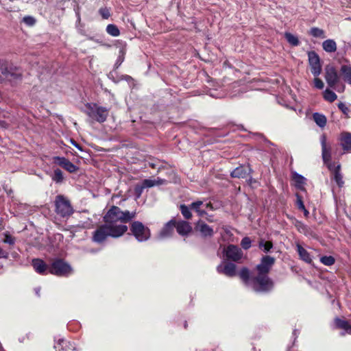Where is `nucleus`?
Instances as JSON below:
<instances>
[{"instance_id": "1", "label": "nucleus", "mask_w": 351, "mask_h": 351, "mask_svg": "<svg viewBox=\"0 0 351 351\" xmlns=\"http://www.w3.org/2000/svg\"><path fill=\"white\" fill-rule=\"evenodd\" d=\"M275 259L269 256H263L256 266L257 276L252 281V289L256 292H267L273 288V282L268 277V273Z\"/></svg>"}, {"instance_id": "2", "label": "nucleus", "mask_w": 351, "mask_h": 351, "mask_svg": "<svg viewBox=\"0 0 351 351\" xmlns=\"http://www.w3.org/2000/svg\"><path fill=\"white\" fill-rule=\"evenodd\" d=\"M136 216V213L128 210L122 211L117 206H112L104 217V221L109 227L127 226L125 223L132 220Z\"/></svg>"}, {"instance_id": "3", "label": "nucleus", "mask_w": 351, "mask_h": 351, "mask_svg": "<svg viewBox=\"0 0 351 351\" xmlns=\"http://www.w3.org/2000/svg\"><path fill=\"white\" fill-rule=\"evenodd\" d=\"M128 230V226L109 227L106 223L99 226L93 233V241L102 243L108 237L118 238Z\"/></svg>"}, {"instance_id": "4", "label": "nucleus", "mask_w": 351, "mask_h": 351, "mask_svg": "<svg viewBox=\"0 0 351 351\" xmlns=\"http://www.w3.org/2000/svg\"><path fill=\"white\" fill-rule=\"evenodd\" d=\"M86 114L93 120L99 123H104L106 121L109 114L108 108L94 103L86 104Z\"/></svg>"}, {"instance_id": "5", "label": "nucleus", "mask_w": 351, "mask_h": 351, "mask_svg": "<svg viewBox=\"0 0 351 351\" xmlns=\"http://www.w3.org/2000/svg\"><path fill=\"white\" fill-rule=\"evenodd\" d=\"M55 207L57 215L64 218L70 217L73 213V209L69 200L63 195L56 196Z\"/></svg>"}, {"instance_id": "6", "label": "nucleus", "mask_w": 351, "mask_h": 351, "mask_svg": "<svg viewBox=\"0 0 351 351\" xmlns=\"http://www.w3.org/2000/svg\"><path fill=\"white\" fill-rule=\"evenodd\" d=\"M49 269V273L59 276H67L73 272L71 265L60 259L53 261Z\"/></svg>"}, {"instance_id": "7", "label": "nucleus", "mask_w": 351, "mask_h": 351, "mask_svg": "<svg viewBox=\"0 0 351 351\" xmlns=\"http://www.w3.org/2000/svg\"><path fill=\"white\" fill-rule=\"evenodd\" d=\"M131 231L137 241L143 242L150 237V230L140 221H134L131 226Z\"/></svg>"}, {"instance_id": "8", "label": "nucleus", "mask_w": 351, "mask_h": 351, "mask_svg": "<svg viewBox=\"0 0 351 351\" xmlns=\"http://www.w3.org/2000/svg\"><path fill=\"white\" fill-rule=\"evenodd\" d=\"M320 143L324 162L329 170H332V164L333 163L331 162V145L327 142L326 136L324 134L320 136Z\"/></svg>"}, {"instance_id": "9", "label": "nucleus", "mask_w": 351, "mask_h": 351, "mask_svg": "<svg viewBox=\"0 0 351 351\" xmlns=\"http://www.w3.org/2000/svg\"><path fill=\"white\" fill-rule=\"evenodd\" d=\"M308 58L311 73L314 76L317 77L322 72L319 57L315 51H309L308 53Z\"/></svg>"}, {"instance_id": "10", "label": "nucleus", "mask_w": 351, "mask_h": 351, "mask_svg": "<svg viewBox=\"0 0 351 351\" xmlns=\"http://www.w3.org/2000/svg\"><path fill=\"white\" fill-rule=\"evenodd\" d=\"M223 254L228 259L233 261H238L243 256L242 250L234 245H229L226 248H224Z\"/></svg>"}, {"instance_id": "11", "label": "nucleus", "mask_w": 351, "mask_h": 351, "mask_svg": "<svg viewBox=\"0 0 351 351\" xmlns=\"http://www.w3.org/2000/svg\"><path fill=\"white\" fill-rule=\"evenodd\" d=\"M325 80L328 85L334 88L339 81V76L335 67L332 65H327L325 68Z\"/></svg>"}, {"instance_id": "12", "label": "nucleus", "mask_w": 351, "mask_h": 351, "mask_svg": "<svg viewBox=\"0 0 351 351\" xmlns=\"http://www.w3.org/2000/svg\"><path fill=\"white\" fill-rule=\"evenodd\" d=\"M217 270L219 274H224L228 277H233L237 274L235 264L226 261H223L219 265Z\"/></svg>"}, {"instance_id": "13", "label": "nucleus", "mask_w": 351, "mask_h": 351, "mask_svg": "<svg viewBox=\"0 0 351 351\" xmlns=\"http://www.w3.org/2000/svg\"><path fill=\"white\" fill-rule=\"evenodd\" d=\"M176 228V220L171 219L165 224L158 234L160 239H164L172 236L174 228Z\"/></svg>"}, {"instance_id": "14", "label": "nucleus", "mask_w": 351, "mask_h": 351, "mask_svg": "<svg viewBox=\"0 0 351 351\" xmlns=\"http://www.w3.org/2000/svg\"><path fill=\"white\" fill-rule=\"evenodd\" d=\"M53 160L56 164L61 166L70 173H73L77 169L75 165L64 157L56 156L53 158Z\"/></svg>"}, {"instance_id": "15", "label": "nucleus", "mask_w": 351, "mask_h": 351, "mask_svg": "<svg viewBox=\"0 0 351 351\" xmlns=\"http://www.w3.org/2000/svg\"><path fill=\"white\" fill-rule=\"evenodd\" d=\"M195 230L200 232V234L205 237H212L213 234V228L202 220H199L197 222Z\"/></svg>"}, {"instance_id": "16", "label": "nucleus", "mask_w": 351, "mask_h": 351, "mask_svg": "<svg viewBox=\"0 0 351 351\" xmlns=\"http://www.w3.org/2000/svg\"><path fill=\"white\" fill-rule=\"evenodd\" d=\"M251 171L249 166L241 165L231 172V176L232 178H245L251 173Z\"/></svg>"}, {"instance_id": "17", "label": "nucleus", "mask_w": 351, "mask_h": 351, "mask_svg": "<svg viewBox=\"0 0 351 351\" xmlns=\"http://www.w3.org/2000/svg\"><path fill=\"white\" fill-rule=\"evenodd\" d=\"M7 79L12 84L18 83L23 79V73L16 67H11L9 70V77Z\"/></svg>"}, {"instance_id": "18", "label": "nucleus", "mask_w": 351, "mask_h": 351, "mask_svg": "<svg viewBox=\"0 0 351 351\" xmlns=\"http://www.w3.org/2000/svg\"><path fill=\"white\" fill-rule=\"evenodd\" d=\"M176 228L178 233L182 236L187 235L192 230L189 223L185 221H181L178 223L176 222Z\"/></svg>"}, {"instance_id": "19", "label": "nucleus", "mask_w": 351, "mask_h": 351, "mask_svg": "<svg viewBox=\"0 0 351 351\" xmlns=\"http://www.w3.org/2000/svg\"><path fill=\"white\" fill-rule=\"evenodd\" d=\"M297 252L301 260L303 261L311 263L312 262V258L310 254L299 243L296 244Z\"/></svg>"}, {"instance_id": "20", "label": "nucleus", "mask_w": 351, "mask_h": 351, "mask_svg": "<svg viewBox=\"0 0 351 351\" xmlns=\"http://www.w3.org/2000/svg\"><path fill=\"white\" fill-rule=\"evenodd\" d=\"M32 265L35 271L40 274H45L47 269V265L41 259H34Z\"/></svg>"}, {"instance_id": "21", "label": "nucleus", "mask_w": 351, "mask_h": 351, "mask_svg": "<svg viewBox=\"0 0 351 351\" xmlns=\"http://www.w3.org/2000/svg\"><path fill=\"white\" fill-rule=\"evenodd\" d=\"M341 145L346 151L351 150V133H342L340 138Z\"/></svg>"}, {"instance_id": "22", "label": "nucleus", "mask_w": 351, "mask_h": 351, "mask_svg": "<svg viewBox=\"0 0 351 351\" xmlns=\"http://www.w3.org/2000/svg\"><path fill=\"white\" fill-rule=\"evenodd\" d=\"M239 275L246 286H250L252 288V281L254 278H250V272L247 268L243 267L240 271Z\"/></svg>"}, {"instance_id": "23", "label": "nucleus", "mask_w": 351, "mask_h": 351, "mask_svg": "<svg viewBox=\"0 0 351 351\" xmlns=\"http://www.w3.org/2000/svg\"><path fill=\"white\" fill-rule=\"evenodd\" d=\"M340 165H337L335 166V165L333 163L332 164V170H330L333 174H334V179L337 184L341 186L343 184V180H342V176L340 173Z\"/></svg>"}, {"instance_id": "24", "label": "nucleus", "mask_w": 351, "mask_h": 351, "mask_svg": "<svg viewBox=\"0 0 351 351\" xmlns=\"http://www.w3.org/2000/svg\"><path fill=\"white\" fill-rule=\"evenodd\" d=\"M340 71L344 81L351 85V66L343 64L341 66Z\"/></svg>"}, {"instance_id": "25", "label": "nucleus", "mask_w": 351, "mask_h": 351, "mask_svg": "<svg viewBox=\"0 0 351 351\" xmlns=\"http://www.w3.org/2000/svg\"><path fill=\"white\" fill-rule=\"evenodd\" d=\"M323 49L328 53H332L337 50L336 42L332 39H328L322 43Z\"/></svg>"}, {"instance_id": "26", "label": "nucleus", "mask_w": 351, "mask_h": 351, "mask_svg": "<svg viewBox=\"0 0 351 351\" xmlns=\"http://www.w3.org/2000/svg\"><path fill=\"white\" fill-rule=\"evenodd\" d=\"M293 180L295 182V186L299 189H303L306 184V178L298 173H293Z\"/></svg>"}, {"instance_id": "27", "label": "nucleus", "mask_w": 351, "mask_h": 351, "mask_svg": "<svg viewBox=\"0 0 351 351\" xmlns=\"http://www.w3.org/2000/svg\"><path fill=\"white\" fill-rule=\"evenodd\" d=\"M9 70L7 62L0 60V80L9 77Z\"/></svg>"}, {"instance_id": "28", "label": "nucleus", "mask_w": 351, "mask_h": 351, "mask_svg": "<svg viewBox=\"0 0 351 351\" xmlns=\"http://www.w3.org/2000/svg\"><path fill=\"white\" fill-rule=\"evenodd\" d=\"M335 324L338 328L343 329L346 333L351 335V325L347 321L336 318Z\"/></svg>"}, {"instance_id": "29", "label": "nucleus", "mask_w": 351, "mask_h": 351, "mask_svg": "<svg viewBox=\"0 0 351 351\" xmlns=\"http://www.w3.org/2000/svg\"><path fill=\"white\" fill-rule=\"evenodd\" d=\"M313 120L318 126L324 128L326 125V118L324 115L319 114L318 112H315L313 114Z\"/></svg>"}, {"instance_id": "30", "label": "nucleus", "mask_w": 351, "mask_h": 351, "mask_svg": "<svg viewBox=\"0 0 351 351\" xmlns=\"http://www.w3.org/2000/svg\"><path fill=\"white\" fill-rule=\"evenodd\" d=\"M309 34L315 38H325L326 37L325 32L323 29L316 27H313L310 29Z\"/></svg>"}, {"instance_id": "31", "label": "nucleus", "mask_w": 351, "mask_h": 351, "mask_svg": "<svg viewBox=\"0 0 351 351\" xmlns=\"http://www.w3.org/2000/svg\"><path fill=\"white\" fill-rule=\"evenodd\" d=\"M285 37L287 39V42L292 46H298L300 44V41L298 38L289 32H286L285 34Z\"/></svg>"}, {"instance_id": "32", "label": "nucleus", "mask_w": 351, "mask_h": 351, "mask_svg": "<svg viewBox=\"0 0 351 351\" xmlns=\"http://www.w3.org/2000/svg\"><path fill=\"white\" fill-rule=\"evenodd\" d=\"M323 97L325 100L329 102H332L337 98V95L333 91L328 88L324 92Z\"/></svg>"}, {"instance_id": "33", "label": "nucleus", "mask_w": 351, "mask_h": 351, "mask_svg": "<svg viewBox=\"0 0 351 351\" xmlns=\"http://www.w3.org/2000/svg\"><path fill=\"white\" fill-rule=\"evenodd\" d=\"M162 182L160 180H152V179H145L143 181L142 184L145 188H150L156 185H159L162 184Z\"/></svg>"}, {"instance_id": "34", "label": "nucleus", "mask_w": 351, "mask_h": 351, "mask_svg": "<svg viewBox=\"0 0 351 351\" xmlns=\"http://www.w3.org/2000/svg\"><path fill=\"white\" fill-rule=\"evenodd\" d=\"M106 32L108 34L112 36H118L120 34V31L118 27L113 24H109L106 27Z\"/></svg>"}, {"instance_id": "35", "label": "nucleus", "mask_w": 351, "mask_h": 351, "mask_svg": "<svg viewBox=\"0 0 351 351\" xmlns=\"http://www.w3.org/2000/svg\"><path fill=\"white\" fill-rule=\"evenodd\" d=\"M320 262L324 265L330 266L335 263V259L332 256H324L320 258Z\"/></svg>"}, {"instance_id": "36", "label": "nucleus", "mask_w": 351, "mask_h": 351, "mask_svg": "<svg viewBox=\"0 0 351 351\" xmlns=\"http://www.w3.org/2000/svg\"><path fill=\"white\" fill-rule=\"evenodd\" d=\"M190 209H191L190 208V206H187L186 205H181L180 206V211H181V213L182 214V215L186 218V219H191V217H192V214L191 213V210Z\"/></svg>"}, {"instance_id": "37", "label": "nucleus", "mask_w": 351, "mask_h": 351, "mask_svg": "<svg viewBox=\"0 0 351 351\" xmlns=\"http://www.w3.org/2000/svg\"><path fill=\"white\" fill-rule=\"evenodd\" d=\"M52 179L56 182H62L63 180L62 171L59 169H55Z\"/></svg>"}, {"instance_id": "38", "label": "nucleus", "mask_w": 351, "mask_h": 351, "mask_svg": "<svg viewBox=\"0 0 351 351\" xmlns=\"http://www.w3.org/2000/svg\"><path fill=\"white\" fill-rule=\"evenodd\" d=\"M125 53V51L124 49H121L119 50V55L117 58V62L115 64V65L117 67L119 66L121 64V63L123 62Z\"/></svg>"}, {"instance_id": "39", "label": "nucleus", "mask_w": 351, "mask_h": 351, "mask_svg": "<svg viewBox=\"0 0 351 351\" xmlns=\"http://www.w3.org/2000/svg\"><path fill=\"white\" fill-rule=\"evenodd\" d=\"M241 247L247 250L251 247V240L249 237H244L241 242Z\"/></svg>"}, {"instance_id": "40", "label": "nucleus", "mask_w": 351, "mask_h": 351, "mask_svg": "<svg viewBox=\"0 0 351 351\" xmlns=\"http://www.w3.org/2000/svg\"><path fill=\"white\" fill-rule=\"evenodd\" d=\"M259 247L263 248L265 252H268L272 247V243L270 241H261L259 243Z\"/></svg>"}, {"instance_id": "41", "label": "nucleus", "mask_w": 351, "mask_h": 351, "mask_svg": "<svg viewBox=\"0 0 351 351\" xmlns=\"http://www.w3.org/2000/svg\"><path fill=\"white\" fill-rule=\"evenodd\" d=\"M204 204L202 201H196L191 204L190 208L193 209L195 212L200 210V207Z\"/></svg>"}, {"instance_id": "42", "label": "nucleus", "mask_w": 351, "mask_h": 351, "mask_svg": "<svg viewBox=\"0 0 351 351\" xmlns=\"http://www.w3.org/2000/svg\"><path fill=\"white\" fill-rule=\"evenodd\" d=\"M144 189H145V187L143 185V184H141V185H136L135 186L134 192H135V194H136L137 198H139L141 197Z\"/></svg>"}, {"instance_id": "43", "label": "nucleus", "mask_w": 351, "mask_h": 351, "mask_svg": "<svg viewBox=\"0 0 351 351\" xmlns=\"http://www.w3.org/2000/svg\"><path fill=\"white\" fill-rule=\"evenodd\" d=\"M99 13L102 16L103 19H107L110 16V11L106 8H103L99 10Z\"/></svg>"}, {"instance_id": "44", "label": "nucleus", "mask_w": 351, "mask_h": 351, "mask_svg": "<svg viewBox=\"0 0 351 351\" xmlns=\"http://www.w3.org/2000/svg\"><path fill=\"white\" fill-rule=\"evenodd\" d=\"M338 107L344 114L348 116V114L350 112L348 107H347L343 103H339L338 104Z\"/></svg>"}, {"instance_id": "45", "label": "nucleus", "mask_w": 351, "mask_h": 351, "mask_svg": "<svg viewBox=\"0 0 351 351\" xmlns=\"http://www.w3.org/2000/svg\"><path fill=\"white\" fill-rule=\"evenodd\" d=\"M314 86L317 89H322L324 88V82L318 77H315L314 79Z\"/></svg>"}, {"instance_id": "46", "label": "nucleus", "mask_w": 351, "mask_h": 351, "mask_svg": "<svg viewBox=\"0 0 351 351\" xmlns=\"http://www.w3.org/2000/svg\"><path fill=\"white\" fill-rule=\"evenodd\" d=\"M296 197H297L296 204H297L298 208L300 210H304L305 206L302 202V197L298 194L296 195Z\"/></svg>"}, {"instance_id": "47", "label": "nucleus", "mask_w": 351, "mask_h": 351, "mask_svg": "<svg viewBox=\"0 0 351 351\" xmlns=\"http://www.w3.org/2000/svg\"><path fill=\"white\" fill-rule=\"evenodd\" d=\"M3 242L10 245H14L15 243V239L12 236L5 234Z\"/></svg>"}, {"instance_id": "48", "label": "nucleus", "mask_w": 351, "mask_h": 351, "mask_svg": "<svg viewBox=\"0 0 351 351\" xmlns=\"http://www.w3.org/2000/svg\"><path fill=\"white\" fill-rule=\"evenodd\" d=\"M23 20L27 25H32L35 23L34 19L31 16L25 17Z\"/></svg>"}, {"instance_id": "49", "label": "nucleus", "mask_w": 351, "mask_h": 351, "mask_svg": "<svg viewBox=\"0 0 351 351\" xmlns=\"http://www.w3.org/2000/svg\"><path fill=\"white\" fill-rule=\"evenodd\" d=\"M8 257V252L3 250L0 247V258H7Z\"/></svg>"}, {"instance_id": "50", "label": "nucleus", "mask_w": 351, "mask_h": 351, "mask_svg": "<svg viewBox=\"0 0 351 351\" xmlns=\"http://www.w3.org/2000/svg\"><path fill=\"white\" fill-rule=\"evenodd\" d=\"M298 229L300 232H304V230H306V226L303 224V223H300L298 226Z\"/></svg>"}, {"instance_id": "51", "label": "nucleus", "mask_w": 351, "mask_h": 351, "mask_svg": "<svg viewBox=\"0 0 351 351\" xmlns=\"http://www.w3.org/2000/svg\"><path fill=\"white\" fill-rule=\"evenodd\" d=\"M197 213V215L199 216V217H203L204 215L206 214V211L204 210H199V211L196 212Z\"/></svg>"}, {"instance_id": "52", "label": "nucleus", "mask_w": 351, "mask_h": 351, "mask_svg": "<svg viewBox=\"0 0 351 351\" xmlns=\"http://www.w3.org/2000/svg\"><path fill=\"white\" fill-rule=\"evenodd\" d=\"M205 206H206V208H207L208 209H210V210L213 209V205L210 203H206L205 204Z\"/></svg>"}, {"instance_id": "53", "label": "nucleus", "mask_w": 351, "mask_h": 351, "mask_svg": "<svg viewBox=\"0 0 351 351\" xmlns=\"http://www.w3.org/2000/svg\"><path fill=\"white\" fill-rule=\"evenodd\" d=\"M72 144L77 147L79 149H81V147L79 146V145L74 141H71Z\"/></svg>"}, {"instance_id": "54", "label": "nucleus", "mask_w": 351, "mask_h": 351, "mask_svg": "<svg viewBox=\"0 0 351 351\" xmlns=\"http://www.w3.org/2000/svg\"><path fill=\"white\" fill-rule=\"evenodd\" d=\"M206 220L209 222H213L214 220L213 219V217L211 216H209L208 217L206 218Z\"/></svg>"}, {"instance_id": "55", "label": "nucleus", "mask_w": 351, "mask_h": 351, "mask_svg": "<svg viewBox=\"0 0 351 351\" xmlns=\"http://www.w3.org/2000/svg\"><path fill=\"white\" fill-rule=\"evenodd\" d=\"M304 212V214L306 217H307L309 214L308 211L304 208V210H302Z\"/></svg>"}, {"instance_id": "56", "label": "nucleus", "mask_w": 351, "mask_h": 351, "mask_svg": "<svg viewBox=\"0 0 351 351\" xmlns=\"http://www.w3.org/2000/svg\"><path fill=\"white\" fill-rule=\"evenodd\" d=\"M35 291H36V293L38 295H39L40 288L36 289H35Z\"/></svg>"}]
</instances>
